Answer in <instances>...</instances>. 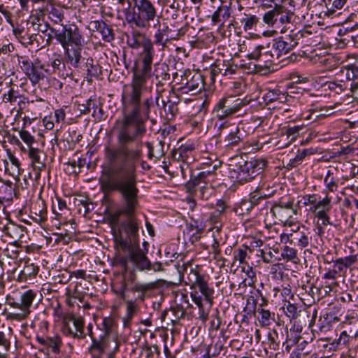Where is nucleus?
Here are the masks:
<instances>
[{
	"instance_id": "obj_1",
	"label": "nucleus",
	"mask_w": 358,
	"mask_h": 358,
	"mask_svg": "<svg viewBox=\"0 0 358 358\" xmlns=\"http://www.w3.org/2000/svg\"><path fill=\"white\" fill-rule=\"evenodd\" d=\"M146 117H122L115 122L117 144L105 145L106 166L99 182L102 190L116 192L120 196L122 207L108 215L114 241L120 246H139L138 226L135 213L139 206L137 169L150 166L143 159V142L146 134Z\"/></svg>"
},
{
	"instance_id": "obj_2",
	"label": "nucleus",
	"mask_w": 358,
	"mask_h": 358,
	"mask_svg": "<svg viewBox=\"0 0 358 358\" xmlns=\"http://www.w3.org/2000/svg\"><path fill=\"white\" fill-rule=\"evenodd\" d=\"M152 66L138 62V66L134 68L131 81L129 85L124 86L121 95L122 117L157 116L159 95H144L147 81L152 77Z\"/></svg>"
},
{
	"instance_id": "obj_3",
	"label": "nucleus",
	"mask_w": 358,
	"mask_h": 358,
	"mask_svg": "<svg viewBox=\"0 0 358 358\" xmlns=\"http://www.w3.org/2000/svg\"><path fill=\"white\" fill-rule=\"evenodd\" d=\"M159 16L155 2L150 0H134L131 10H125L128 24L141 29H149L155 21L159 23Z\"/></svg>"
},
{
	"instance_id": "obj_4",
	"label": "nucleus",
	"mask_w": 358,
	"mask_h": 358,
	"mask_svg": "<svg viewBox=\"0 0 358 358\" xmlns=\"http://www.w3.org/2000/svg\"><path fill=\"white\" fill-rule=\"evenodd\" d=\"M220 164V162H217L208 170L201 171L192 178L185 185L187 192L201 199L207 200L213 192L217 176V169Z\"/></svg>"
},
{
	"instance_id": "obj_5",
	"label": "nucleus",
	"mask_w": 358,
	"mask_h": 358,
	"mask_svg": "<svg viewBox=\"0 0 358 358\" xmlns=\"http://www.w3.org/2000/svg\"><path fill=\"white\" fill-rule=\"evenodd\" d=\"M115 258L122 266L125 271L127 270V264L131 262L134 266L140 271H153L155 272L162 270L161 263L151 264L146 257L148 250L141 248H115Z\"/></svg>"
},
{
	"instance_id": "obj_6",
	"label": "nucleus",
	"mask_w": 358,
	"mask_h": 358,
	"mask_svg": "<svg viewBox=\"0 0 358 358\" xmlns=\"http://www.w3.org/2000/svg\"><path fill=\"white\" fill-rule=\"evenodd\" d=\"M266 163L262 158H253L249 161L241 158L235 165H229V177L234 183L245 184L262 173Z\"/></svg>"
},
{
	"instance_id": "obj_7",
	"label": "nucleus",
	"mask_w": 358,
	"mask_h": 358,
	"mask_svg": "<svg viewBox=\"0 0 358 358\" xmlns=\"http://www.w3.org/2000/svg\"><path fill=\"white\" fill-rule=\"evenodd\" d=\"M292 27V24L284 26L281 29V36L273 40L272 49L274 50L277 59L282 55H286L296 48L303 36V31Z\"/></svg>"
},
{
	"instance_id": "obj_8",
	"label": "nucleus",
	"mask_w": 358,
	"mask_h": 358,
	"mask_svg": "<svg viewBox=\"0 0 358 358\" xmlns=\"http://www.w3.org/2000/svg\"><path fill=\"white\" fill-rule=\"evenodd\" d=\"M296 11L294 0H280L279 4H275L273 8L266 12L263 16V21L268 25L275 24L292 23Z\"/></svg>"
},
{
	"instance_id": "obj_9",
	"label": "nucleus",
	"mask_w": 358,
	"mask_h": 358,
	"mask_svg": "<svg viewBox=\"0 0 358 358\" xmlns=\"http://www.w3.org/2000/svg\"><path fill=\"white\" fill-rule=\"evenodd\" d=\"M249 101L235 96H224L215 105L213 113L220 120L232 117L247 106Z\"/></svg>"
},
{
	"instance_id": "obj_10",
	"label": "nucleus",
	"mask_w": 358,
	"mask_h": 358,
	"mask_svg": "<svg viewBox=\"0 0 358 358\" xmlns=\"http://www.w3.org/2000/svg\"><path fill=\"white\" fill-rule=\"evenodd\" d=\"M50 31L63 48L67 46L80 45L83 43L82 34L76 24L63 25L61 31L52 28Z\"/></svg>"
},
{
	"instance_id": "obj_11",
	"label": "nucleus",
	"mask_w": 358,
	"mask_h": 358,
	"mask_svg": "<svg viewBox=\"0 0 358 358\" xmlns=\"http://www.w3.org/2000/svg\"><path fill=\"white\" fill-rule=\"evenodd\" d=\"M178 90L182 94H192L200 92L204 87L202 76L197 72L185 70L181 76Z\"/></svg>"
},
{
	"instance_id": "obj_12",
	"label": "nucleus",
	"mask_w": 358,
	"mask_h": 358,
	"mask_svg": "<svg viewBox=\"0 0 358 358\" xmlns=\"http://www.w3.org/2000/svg\"><path fill=\"white\" fill-rule=\"evenodd\" d=\"M309 131L307 125L304 124H289L280 129V138L277 143L279 148L289 146L294 142L297 138L306 134Z\"/></svg>"
},
{
	"instance_id": "obj_13",
	"label": "nucleus",
	"mask_w": 358,
	"mask_h": 358,
	"mask_svg": "<svg viewBox=\"0 0 358 358\" xmlns=\"http://www.w3.org/2000/svg\"><path fill=\"white\" fill-rule=\"evenodd\" d=\"M62 332L64 336L72 338H85L86 334L84 333V320L73 315L65 317L62 321Z\"/></svg>"
},
{
	"instance_id": "obj_14",
	"label": "nucleus",
	"mask_w": 358,
	"mask_h": 358,
	"mask_svg": "<svg viewBox=\"0 0 358 358\" xmlns=\"http://www.w3.org/2000/svg\"><path fill=\"white\" fill-rule=\"evenodd\" d=\"M273 216L281 222L290 224L293 222V217L297 214V209L294 206L292 199L287 201H280L275 203L270 210Z\"/></svg>"
},
{
	"instance_id": "obj_15",
	"label": "nucleus",
	"mask_w": 358,
	"mask_h": 358,
	"mask_svg": "<svg viewBox=\"0 0 358 358\" xmlns=\"http://www.w3.org/2000/svg\"><path fill=\"white\" fill-rule=\"evenodd\" d=\"M20 66L32 85H36L45 78V65L38 58L34 61L23 60Z\"/></svg>"
},
{
	"instance_id": "obj_16",
	"label": "nucleus",
	"mask_w": 358,
	"mask_h": 358,
	"mask_svg": "<svg viewBox=\"0 0 358 358\" xmlns=\"http://www.w3.org/2000/svg\"><path fill=\"white\" fill-rule=\"evenodd\" d=\"M237 65L234 64L232 59H217L211 66L210 69V78L215 81L217 76H231L236 73Z\"/></svg>"
},
{
	"instance_id": "obj_17",
	"label": "nucleus",
	"mask_w": 358,
	"mask_h": 358,
	"mask_svg": "<svg viewBox=\"0 0 358 358\" xmlns=\"http://www.w3.org/2000/svg\"><path fill=\"white\" fill-rule=\"evenodd\" d=\"M31 26L34 31H37V34H31L29 36V43H32L34 41L38 43V38H42V36L39 33L43 34L46 36L45 44L42 47L49 46L52 42L53 34L50 31L52 28L48 23L40 22L38 19L36 22H31Z\"/></svg>"
},
{
	"instance_id": "obj_18",
	"label": "nucleus",
	"mask_w": 358,
	"mask_h": 358,
	"mask_svg": "<svg viewBox=\"0 0 358 358\" xmlns=\"http://www.w3.org/2000/svg\"><path fill=\"white\" fill-rule=\"evenodd\" d=\"M227 207V206L223 200H217L215 203V209L207 215V226H212L219 231L222 227Z\"/></svg>"
},
{
	"instance_id": "obj_19",
	"label": "nucleus",
	"mask_w": 358,
	"mask_h": 358,
	"mask_svg": "<svg viewBox=\"0 0 358 358\" xmlns=\"http://www.w3.org/2000/svg\"><path fill=\"white\" fill-rule=\"evenodd\" d=\"M232 0H226L223 3L217 5L215 10L211 15V22L213 24L220 23L223 25L231 14Z\"/></svg>"
},
{
	"instance_id": "obj_20",
	"label": "nucleus",
	"mask_w": 358,
	"mask_h": 358,
	"mask_svg": "<svg viewBox=\"0 0 358 358\" xmlns=\"http://www.w3.org/2000/svg\"><path fill=\"white\" fill-rule=\"evenodd\" d=\"M83 44L80 45H72L66 46V48H63L64 50V62L66 64L69 66H72L74 69L80 67V63L83 58L82 57Z\"/></svg>"
},
{
	"instance_id": "obj_21",
	"label": "nucleus",
	"mask_w": 358,
	"mask_h": 358,
	"mask_svg": "<svg viewBox=\"0 0 358 358\" xmlns=\"http://www.w3.org/2000/svg\"><path fill=\"white\" fill-rule=\"evenodd\" d=\"M196 203L194 200L189 201V217L191 220L190 226L196 231H203L207 227V215L203 214L201 210L195 209Z\"/></svg>"
},
{
	"instance_id": "obj_22",
	"label": "nucleus",
	"mask_w": 358,
	"mask_h": 358,
	"mask_svg": "<svg viewBox=\"0 0 358 358\" xmlns=\"http://www.w3.org/2000/svg\"><path fill=\"white\" fill-rule=\"evenodd\" d=\"M66 63L62 62L61 55L59 54H53L52 58L50 59L47 67H45V73L48 75L55 74L59 78H65L68 76L66 72Z\"/></svg>"
},
{
	"instance_id": "obj_23",
	"label": "nucleus",
	"mask_w": 358,
	"mask_h": 358,
	"mask_svg": "<svg viewBox=\"0 0 358 358\" xmlns=\"http://www.w3.org/2000/svg\"><path fill=\"white\" fill-rule=\"evenodd\" d=\"M9 305L13 308L12 311L6 312V319L10 322H22L27 320L30 313L31 310H28L18 304V301H14L10 302Z\"/></svg>"
},
{
	"instance_id": "obj_24",
	"label": "nucleus",
	"mask_w": 358,
	"mask_h": 358,
	"mask_svg": "<svg viewBox=\"0 0 358 358\" xmlns=\"http://www.w3.org/2000/svg\"><path fill=\"white\" fill-rule=\"evenodd\" d=\"M195 147L192 143L182 144L172 152L173 159L189 164L193 161V152Z\"/></svg>"
},
{
	"instance_id": "obj_25",
	"label": "nucleus",
	"mask_w": 358,
	"mask_h": 358,
	"mask_svg": "<svg viewBox=\"0 0 358 358\" xmlns=\"http://www.w3.org/2000/svg\"><path fill=\"white\" fill-rule=\"evenodd\" d=\"M37 342L50 350L52 353L58 355L62 345V337L59 334L48 336L46 338L37 336Z\"/></svg>"
},
{
	"instance_id": "obj_26",
	"label": "nucleus",
	"mask_w": 358,
	"mask_h": 358,
	"mask_svg": "<svg viewBox=\"0 0 358 358\" xmlns=\"http://www.w3.org/2000/svg\"><path fill=\"white\" fill-rule=\"evenodd\" d=\"M66 6L59 3L50 4L47 6L46 10L48 19L55 24L63 26V22L65 18V11L67 10Z\"/></svg>"
},
{
	"instance_id": "obj_27",
	"label": "nucleus",
	"mask_w": 358,
	"mask_h": 358,
	"mask_svg": "<svg viewBox=\"0 0 358 358\" xmlns=\"http://www.w3.org/2000/svg\"><path fill=\"white\" fill-rule=\"evenodd\" d=\"M28 151V156L31 159V164L34 170L42 171L45 167V155L43 150L38 148L30 147Z\"/></svg>"
},
{
	"instance_id": "obj_28",
	"label": "nucleus",
	"mask_w": 358,
	"mask_h": 358,
	"mask_svg": "<svg viewBox=\"0 0 358 358\" xmlns=\"http://www.w3.org/2000/svg\"><path fill=\"white\" fill-rule=\"evenodd\" d=\"M158 280L149 282H137L131 288V291L138 293L137 299L143 301L147 294L157 288Z\"/></svg>"
},
{
	"instance_id": "obj_29",
	"label": "nucleus",
	"mask_w": 358,
	"mask_h": 358,
	"mask_svg": "<svg viewBox=\"0 0 358 358\" xmlns=\"http://www.w3.org/2000/svg\"><path fill=\"white\" fill-rule=\"evenodd\" d=\"M189 266V263L187 262V264H183L182 267L183 273L187 274L186 283L189 285L191 288L193 289V287L200 282V280H202L204 278L201 275L200 268L198 266H196L195 268L191 267L189 271H188V267Z\"/></svg>"
},
{
	"instance_id": "obj_30",
	"label": "nucleus",
	"mask_w": 358,
	"mask_h": 358,
	"mask_svg": "<svg viewBox=\"0 0 358 358\" xmlns=\"http://www.w3.org/2000/svg\"><path fill=\"white\" fill-rule=\"evenodd\" d=\"M243 140V134L241 133L239 127H236L225 136L224 143L227 149H233L239 147Z\"/></svg>"
},
{
	"instance_id": "obj_31",
	"label": "nucleus",
	"mask_w": 358,
	"mask_h": 358,
	"mask_svg": "<svg viewBox=\"0 0 358 358\" xmlns=\"http://www.w3.org/2000/svg\"><path fill=\"white\" fill-rule=\"evenodd\" d=\"M13 334V331L10 327L4 331H0V358H6L7 352L10 348Z\"/></svg>"
},
{
	"instance_id": "obj_32",
	"label": "nucleus",
	"mask_w": 358,
	"mask_h": 358,
	"mask_svg": "<svg viewBox=\"0 0 358 358\" xmlns=\"http://www.w3.org/2000/svg\"><path fill=\"white\" fill-rule=\"evenodd\" d=\"M155 50L153 43L150 39L143 41L142 51L139 54V62L152 64Z\"/></svg>"
},
{
	"instance_id": "obj_33",
	"label": "nucleus",
	"mask_w": 358,
	"mask_h": 358,
	"mask_svg": "<svg viewBox=\"0 0 358 358\" xmlns=\"http://www.w3.org/2000/svg\"><path fill=\"white\" fill-rule=\"evenodd\" d=\"M261 255L265 262L280 261L283 257L280 248H263L261 250Z\"/></svg>"
},
{
	"instance_id": "obj_34",
	"label": "nucleus",
	"mask_w": 358,
	"mask_h": 358,
	"mask_svg": "<svg viewBox=\"0 0 358 358\" xmlns=\"http://www.w3.org/2000/svg\"><path fill=\"white\" fill-rule=\"evenodd\" d=\"M39 271V267L29 262H25L23 269L18 275V280L26 282L28 280L33 279L36 276Z\"/></svg>"
},
{
	"instance_id": "obj_35",
	"label": "nucleus",
	"mask_w": 358,
	"mask_h": 358,
	"mask_svg": "<svg viewBox=\"0 0 358 358\" xmlns=\"http://www.w3.org/2000/svg\"><path fill=\"white\" fill-rule=\"evenodd\" d=\"M148 39L145 34L138 31H134L130 35L127 36V43L132 49L137 50L140 47L143 48V41Z\"/></svg>"
},
{
	"instance_id": "obj_36",
	"label": "nucleus",
	"mask_w": 358,
	"mask_h": 358,
	"mask_svg": "<svg viewBox=\"0 0 358 358\" xmlns=\"http://www.w3.org/2000/svg\"><path fill=\"white\" fill-rule=\"evenodd\" d=\"M178 98L177 96L175 97L174 100L170 99L167 101L162 100V108L164 110L167 120L173 119L178 112Z\"/></svg>"
},
{
	"instance_id": "obj_37",
	"label": "nucleus",
	"mask_w": 358,
	"mask_h": 358,
	"mask_svg": "<svg viewBox=\"0 0 358 358\" xmlns=\"http://www.w3.org/2000/svg\"><path fill=\"white\" fill-rule=\"evenodd\" d=\"M152 76L155 80H161V81H169L170 80V74L169 73V66L165 63L156 64Z\"/></svg>"
},
{
	"instance_id": "obj_38",
	"label": "nucleus",
	"mask_w": 358,
	"mask_h": 358,
	"mask_svg": "<svg viewBox=\"0 0 358 358\" xmlns=\"http://www.w3.org/2000/svg\"><path fill=\"white\" fill-rule=\"evenodd\" d=\"M126 313L122 317V322L124 327H129L131 321L136 313L137 306L133 300L126 301Z\"/></svg>"
},
{
	"instance_id": "obj_39",
	"label": "nucleus",
	"mask_w": 358,
	"mask_h": 358,
	"mask_svg": "<svg viewBox=\"0 0 358 358\" xmlns=\"http://www.w3.org/2000/svg\"><path fill=\"white\" fill-rule=\"evenodd\" d=\"M193 289H198L201 294L204 296L205 300L209 303L210 306L213 303V289L208 287L207 282L203 278L200 282L193 287Z\"/></svg>"
},
{
	"instance_id": "obj_40",
	"label": "nucleus",
	"mask_w": 358,
	"mask_h": 358,
	"mask_svg": "<svg viewBox=\"0 0 358 358\" xmlns=\"http://www.w3.org/2000/svg\"><path fill=\"white\" fill-rule=\"evenodd\" d=\"M263 99L266 103H271L277 101L282 102L286 99V96L284 92L278 88H275L270 90L266 92L263 96Z\"/></svg>"
},
{
	"instance_id": "obj_41",
	"label": "nucleus",
	"mask_w": 358,
	"mask_h": 358,
	"mask_svg": "<svg viewBox=\"0 0 358 358\" xmlns=\"http://www.w3.org/2000/svg\"><path fill=\"white\" fill-rule=\"evenodd\" d=\"M275 56H276L275 52H272V51L268 50L266 48L264 52L262 53V60H260L261 62H264L265 65L263 68L261 65L255 66L256 69H262V70L264 71V73H267L270 72L269 64L275 63Z\"/></svg>"
},
{
	"instance_id": "obj_42",
	"label": "nucleus",
	"mask_w": 358,
	"mask_h": 358,
	"mask_svg": "<svg viewBox=\"0 0 358 358\" xmlns=\"http://www.w3.org/2000/svg\"><path fill=\"white\" fill-rule=\"evenodd\" d=\"M2 184L0 186V196L4 200H11L15 194V189L12 182L7 180L1 182Z\"/></svg>"
},
{
	"instance_id": "obj_43",
	"label": "nucleus",
	"mask_w": 358,
	"mask_h": 358,
	"mask_svg": "<svg viewBox=\"0 0 358 358\" xmlns=\"http://www.w3.org/2000/svg\"><path fill=\"white\" fill-rule=\"evenodd\" d=\"M85 68L87 71V78H98L101 73V69L98 64H94L92 57H88L85 63Z\"/></svg>"
},
{
	"instance_id": "obj_44",
	"label": "nucleus",
	"mask_w": 358,
	"mask_h": 358,
	"mask_svg": "<svg viewBox=\"0 0 358 358\" xmlns=\"http://www.w3.org/2000/svg\"><path fill=\"white\" fill-rule=\"evenodd\" d=\"M36 296V293L32 289L27 290L21 294L18 304L28 310H31V306Z\"/></svg>"
},
{
	"instance_id": "obj_45",
	"label": "nucleus",
	"mask_w": 358,
	"mask_h": 358,
	"mask_svg": "<svg viewBox=\"0 0 358 358\" xmlns=\"http://www.w3.org/2000/svg\"><path fill=\"white\" fill-rule=\"evenodd\" d=\"M35 216L32 219L37 223H41L47 219V211L43 202H38L34 206Z\"/></svg>"
},
{
	"instance_id": "obj_46",
	"label": "nucleus",
	"mask_w": 358,
	"mask_h": 358,
	"mask_svg": "<svg viewBox=\"0 0 358 358\" xmlns=\"http://www.w3.org/2000/svg\"><path fill=\"white\" fill-rule=\"evenodd\" d=\"M258 313L260 315V317L258 318V321L262 327L269 326L271 324V322L274 320L275 314L273 313H271L268 310L259 308Z\"/></svg>"
},
{
	"instance_id": "obj_47",
	"label": "nucleus",
	"mask_w": 358,
	"mask_h": 358,
	"mask_svg": "<svg viewBox=\"0 0 358 358\" xmlns=\"http://www.w3.org/2000/svg\"><path fill=\"white\" fill-rule=\"evenodd\" d=\"M327 7L326 15L328 16L333 15L336 9H341L343 8L346 2V0H323Z\"/></svg>"
},
{
	"instance_id": "obj_48",
	"label": "nucleus",
	"mask_w": 358,
	"mask_h": 358,
	"mask_svg": "<svg viewBox=\"0 0 358 358\" xmlns=\"http://www.w3.org/2000/svg\"><path fill=\"white\" fill-rule=\"evenodd\" d=\"M282 308L284 313L290 320L296 319L300 315L301 310L295 304L289 301H285Z\"/></svg>"
},
{
	"instance_id": "obj_49",
	"label": "nucleus",
	"mask_w": 358,
	"mask_h": 358,
	"mask_svg": "<svg viewBox=\"0 0 358 358\" xmlns=\"http://www.w3.org/2000/svg\"><path fill=\"white\" fill-rule=\"evenodd\" d=\"M175 248H160L159 252L162 253V252H164L167 261L173 262L178 259L182 260L184 257L183 255L178 253L175 251Z\"/></svg>"
},
{
	"instance_id": "obj_50",
	"label": "nucleus",
	"mask_w": 358,
	"mask_h": 358,
	"mask_svg": "<svg viewBox=\"0 0 358 358\" xmlns=\"http://www.w3.org/2000/svg\"><path fill=\"white\" fill-rule=\"evenodd\" d=\"M331 199L326 196L323 199L317 202L314 206L313 211L315 213L321 212H329L331 209Z\"/></svg>"
},
{
	"instance_id": "obj_51",
	"label": "nucleus",
	"mask_w": 358,
	"mask_h": 358,
	"mask_svg": "<svg viewBox=\"0 0 358 358\" xmlns=\"http://www.w3.org/2000/svg\"><path fill=\"white\" fill-rule=\"evenodd\" d=\"M337 180H338L334 178L333 173H331V171L329 170L324 180L326 187L328 189L329 191L334 192L338 190V186Z\"/></svg>"
},
{
	"instance_id": "obj_52",
	"label": "nucleus",
	"mask_w": 358,
	"mask_h": 358,
	"mask_svg": "<svg viewBox=\"0 0 358 358\" xmlns=\"http://www.w3.org/2000/svg\"><path fill=\"white\" fill-rule=\"evenodd\" d=\"M98 33L100 34L101 38L104 42H111L115 38L113 29L110 28L106 22L101 27V29L99 30Z\"/></svg>"
},
{
	"instance_id": "obj_53",
	"label": "nucleus",
	"mask_w": 358,
	"mask_h": 358,
	"mask_svg": "<svg viewBox=\"0 0 358 358\" xmlns=\"http://www.w3.org/2000/svg\"><path fill=\"white\" fill-rule=\"evenodd\" d=\"M22 95L20 94L17 90L13 88H10L9 90L3 94L2 100L4 103H10L11 104L15 103L17 99H21Z\"/></svg>"
},
{
	"instance_id": "obj_54",
	"label": "nucleus",
	"mask_w": 358,
	"mask_h": 358,
	"mask_svg": "<svg viewBox=\"0 0 358 358\" xmlns=\"http://www.w3.org/2000/svg\"><path fill=\"white\" fill-rule=\"evenodd\" d=\"M253 208L254 206L248 199H243L238 206L234 208V210L236 214L244 215L248 213Z\"/></svg>"
},
{
	"instance_id": "obj_55",
	"label": "nucleus",
	"mask_w": 358,
	"mask_h": 358,
	"mask_svg": "<svg viewBox=\"0 0 358 358\" xmlns=\"http://www.w3.org/2000/svg\"><path fill=\"white\" fill-rule=\"evenodd\" d=\"M266 47L263 45H256L253 50L248 52L246 57L250 60L259 61L262 60V53L265 50Z\"/></svg>"
},
{
	"instance_id": "obj_56",
	"label": "nucleus",
	"mask_w": 358,
	"mask_h": 358,
	"mask_svg": "<svg viewBox=\"0 0 358 358\" xmlns=\"http://www.w3.org/2000/svg\"><path fill=\"white\" fill-rule=\"evenodd\" d=\"M19 136L20 138L27 144L28 149H30V147H34V144L36 143L34 136H32L27 130H20L19 131Z\"/></svg>"
},
{
	"instance_id": "obj_57",
	"label": "nucleus",
	"mask_w": 358,
	"mask_h": 358,
	"mask_svg": "<svg viewBox=\"0 0 358 358\" xmlns=\"http://www.w3.org/2000/svg\"><path fill=\"white\" fill-rule=\"evenodd\" d=\"M57 208L61 212L64 210H69L66 201L60 197H56V202H53L52 203V211L55 214L57 218L59 219V216L61 213L57 211Z\"/></svg>"
},
{
	"instance_id": "obj_58",
	"label": "nucleus",
	"mask_w": 358,
	"mask_h": 358,
	"mask_svg": "<svg viewBox=\"0 0 358 358\" xmlns=\"http://www.w3.org/2000/svg\"><path fill=\"white\" fill-rule=\"evenodd\" d=\"M258 17L256 15H250L245 18L241 20V23L243 26V29L246 31H249L253 29V27L258 22Z\"/></svg>"
},
{
	"instance_id": "obj_59",
	"label": "nucleus",
	"mask_w": 358,
	"mask_h": 358,
	"mask_svg": "<svg viewBox=\"0 0 358 358\" xmlns=\"http://www.w3.org/2000/svg\"><path fill=\"white\" fill-rule=\"evenodd\" d=\"M115 322L112 317H105L102 322V327L104 329V334L103 336H106L111 334L114 329Z\"/></svg>"
},
{
	"instance_id": "obj_60",
	"label": "nucleus",
	"mask_w": 358,
	"mask_h": 358,
	"mask_svg": "<svg viewBox=\"0 0 358 358\" xmlns=\"http://www.w3.org/2000/svg\"><path fill=\"white\" fill-rule=\"evenodd\" d=\"M345 76L348 80H353V83H356L355 80H358V66L355 65L348 66L346 68Z\"/></svg>"
},
{
	"instance_id": "obj_61",
	"label": "nucleus",
	"mask_w": 358,
	"mask_h": 358,
	"mask_svg": "<svg viewBox=\"0 0 358 358\" xmlns=\"http://www.w3.org/2000/svg\"><path fill=\"white\" fill-rule=\"evenodd\" d=\"M165 34L166 32L164 29L162 30L159 29L154 35V41L152 43L164 47L166 44V42L169 40V38H166V40L164 39Z\"/></svg>"
},
{
	"instance_id": "obj_62",
	"label": "nucleus",
	"mask_w": 358,
	"mask_h": 358,
	"mask_svg": "<svg viewBox=\"0 0 358 358\" xmlns=\"http://www.w3.org/2000/svg\"><path fill=\"white\" fill-rule=\"evenodd\" d=\"M104 336L101 335L99 339L96 338V337L92 338V343L90 349L96 350L99 353H103L104 351V348L103 345V339L104 338Z\"/></svg>"
},
{
	"instance_id": "obj_63",
	"label": "nucleus",
	"mask_w": 358,
	"mask_h": 358,
	"mask_svg": "<svg viewBox=\"0 0 358 358\" xmlns=\"http://www.w3.org/2000/svg\"><path fill=\"white\" fill-rule=\"evenodd\" d=\"M281 253H283L282 259L286 261H294L296 252L294 248H280Z\"/></svg>"
},
{
	"instance_id": "obj_64",
	"label": "nucleus",
	"mask_w": 358,
	"mask_h": 358,
	"mask_svg": "<svg viewBox=\"0 0 358 358\" xmlns=\"http://www.w3.org/2000/svg\"><path fill=\"white\" fill-rule=\"evenodd\" d=\"M264 198H266V194H262L257 190H255L253 192L250 194L248 200L252 204V206L255 207L259 203V201L262 199H264Z\"/></svg>"
}]
</instances>
